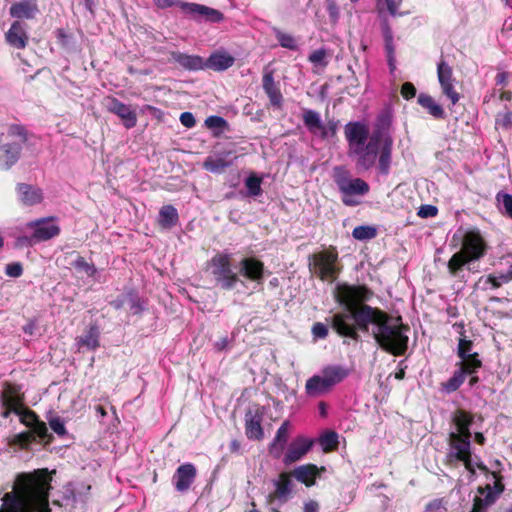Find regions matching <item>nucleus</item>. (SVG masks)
Wrapping results in <instances>:
<instances>
[{"instance_id": "1", "label": "nucleus", "mask_w": 512, "mask_h": 512, "mask_svg": "<svg viewBox=\"0 0 512 512\" xmlns=\"http://www.w3.org/2000/svg\"><path fill=\"white\" fill-rule=\"evenodd\" d=\"M335 296L339 303L346 307V311L337 313L332 317V327L344 337L357 340V328L371 331L379 346L394 355H402L408 344L405 332L408 327L401 323L400 318H391L378 308L364 304L372 292L365 286L338 284Z\"/></svg>"}, {"instance_id": "2", "label": "nucleus", "mask_w": 512, "mask_h": 512, "mask_svg": "<svg viewBox=\"0 0 512 512\" xmlns=\"http://www.w3.org/2000/svg\"><path fill=\"white\" fill-rule=\"evenodd\" d=\"M50 481L46 469L17 475L12 491L1 499L0 512H50Z\"/></svg>"}, {"instance_id": "3", "label": "nucleus", "mask_w": 512, "mask_h": 512, "mask_svg": "<svg viewBox=\"0 0 512 512\" xmlns=\"http://www.w3.org/2000/svg\"><path fill=\"white\" fill-rule=\"evenodd\" d=\"M344 132L349 155L357 158V166L365 170L370 169L376 162L382 132L377 131L369 136L368 127L361 122H349Z\"/></svg>"}, {"instance_id": "4", "label": "nucleus", "mask_w": 512, "mask_h": 512, "mask_svg": "<svg viewBox=\"0 0 512 512\" xmlns=\"http://www.w3.org/2000/svg\"><path fill=\"white\" fill-rule=\"evenodd\" d=\"M486 244L483 237L477 231H469L464 235L462 248L448 261V270L455 276L464 265L479 260L484 256Z\"/></svg>"}, {"instance_id": "5", "label": "nucleus", "mask_w": 512, "mask_h": 512, "mask_svg": "<svg viewBox=\"0 0 512 512\" xmlns=\"http://www.w3.org/2000/svg\"><path fill=\"white\" fill-rule=\"evenodd\" d=\"M333 177L341 193V200L346 206L359 205L361 198L370 190L366 181L361 178H352L344 167H335Z\"/></svg>"}, {"instance_id": "6", "label": "nucleus", "mask_w": 512, "mask_h": 512, "mask_svg": "<svg viewBox=\"0 0 512 512\" xmlns=\"http://www.w3.org/2000/svg\"><path fill=\"white\" fill-rule=\"evenodd\" d=\"M449 447L448 459L450 462H462L465 468L472 474L475 473L476 468L485 469V466L474 461L472 458L471 436L459 433H449Z\"/></svg>"}, {"instance_id": "7", "label": "nucleus", "mask_w": 512, "mask_h": 512, "mask_svg": "<svg viewBox=\"0 0 512 512\" xmlns=\"http://www.w3.org/2000/svg\"><path fill=\"white\" fill-rule=\"evenodd\" d=\"M338 253L328 249L314 254L310 258V270L323 281L333 282L339 273Z\"/></svg>"}, {"instance_id": "8", "label": "nucleus", "mask_w": 512, "mask_h": 512, "mask_svg": "<svg viewBox=\"0 0 512 512\" xmlns=\"http://www.w3.org/2000/svg\"><path fill=\"white\" fill-rule=\"evenodd\" d=\"M211 274L216 283L225 290H231L239 281L238 275L233 271L229 254H217L209 263Z\"/></svg>"}, {"instance_id": "9", "label": "nucleus", "mask_w": 512, "mask_h": 512, "mask_svg": "<svg viewBox=\"0 0 512 512\" xmlns=\"http://www.w3.org/2000/svg\"><path fill=\"white\" fill-rule=\"evenodd\" d=\"M275 490L267 496L271 512H279L278 507L285 503L292 492V479L288 473H281L273 482Z\"/></svg>"}, {"instance_id": "10", "label": "nucleus", "mask_w": 512, "mask_h": 512, "mask_svg": "<svg viewBox=\"0 0 512 512\" xmlns=\"http://www.w3.org/2000/svg\"><path fill=\"white\" fill-rule=\"evenodd\" d=\"M24 229L33 232L34 240H36L37 243L47 241L60 233V227L56 224L55 218L53 217L28 222L25 224Z\"/></svg>"}, {"instance_id": "11", "label": "nucleus", "mask_w": 512, "mask_h": 512, "mask_svg": "<svg viewBox=\"0 0 512 512\" xmlns=\"http://www.w3.org/2000/svg\"><path fill=\"white\" fill-rule=\"evenodd\" d=\"M437 76L443 95L455 105L459 101L460 95L454 88L455 79L452 68L446 62L441 61L437 66Z\"/></svg>"}, {"instance_id": "12", "label": "nucleus", "mask_w": 512, "mask_h": 512, "mask_svg": "<svg viewBox=\"0 0 512 512\" xmlns=\"http://www.w3.org/2000/svg\"><path fill=\"white\" fill-rule=\"evenodd\" d=\"M314 441L305 436L296 437L287 447L286 453L283 457V462L286 465L302 459L313 447Z\"/></svg>"}, {"instance_id": "13", "label": "nucleus", "mask_w": 512, "mask_h": 512, "mask_svg": "<svg viewBox=\"0 0 512 512\" xmlns=\"http://www.w3.org/2000/svg\"><path fill=\"white\" fill-rule=\"evenodd\" d=\"M105 106L109 112L116 114L123 121L127 129L136 126L137 115L129 105L119 101L117 98L108 97Z\"/></svg>"}, {"instance_id": "14", "label": "nucleus", "mask_w": 512, "mask_h": 512, "mask_svg": "<svg viewBox=\"0 0 512 512\" xmlns=\"http://www.w3.org/2000/svg\"><path fill=\"white\" fill-rule=\"evenodd\" d=\"M4 406L6 407V412L4 413L5 417H7L9 413H15L21 417V421L24 424L31 428L39 421L34 412L24 409L18 396L9 395L8 392L5 393Z\"/></svg>"}, {"instance_id": "15", "label": "nucleus", "mask_w": 512, "mask_h": 512, "mask_svg": "<svg viewBox=\"0 0 512 512\" xmlns=\"http://www.w3.org/2000/svg\"><path fill=\"white\" fill-rule=\"evenodd\" d=\"M5 40L15 49H24L29 41L27 25L20 21L13 22L5 33Z\"/></svg>"}, {"instance_id": "16", "label": "nucleus", "mask_w": 512, "mask_h": 512, "mask_svg": "<svg viewBox=\"0 0 512 512\" xmlns=\"http://www.w3.org/2000/svg\"><path fill=\"white\" fill-rule=\"evenodd\" d=\"M195 477L196 468L193 464L186 463L180 465L173 476L176 490L179 492L187 491L194 482Z\"/></svg>"}, {"instance_id": "17", "label": "nucleus", "mask_w": 512, "mask_h": 512, "mask_svg": "<svg viewBox=\"0 0 512 512\" xmlns=\"http://www.w3.org/2000/svg\"><path fill=\"white\" fill-rule=\"evenodd\" d=\"M240 274L251 281L260 283L263 279L264 265L256 258H244L240 262Z\"/></svg>"}, {"instance_id": "18", "label": "nucleus", "mask_w": 512, "mask_h": 512, "mask_svg": "<svg viewBox=\"0 0 512 512\" xmlns=\"http://www.w3.org/2000/svg\"><path fill=\"white\" fill-rule=\"evenodd\" d=\"M170 59L186 70L197 71L205 69V60L198 55L173 51L170 53Z\"/></svg>"}, {"instance_id": "19", "label": "nucleus", "mask_w": 512, "mask_h": 512, "mask_svg": "<svg viewBox=\"0 0 512 512\" xmlns=\"http://www.w3.org/2000/svg\"><path fill=\"white\" fill-rule=\"evenodd\" d=\"M16 189L19 200L26 206L39 204L43 200V192L38 187L21 183L17 185Z\"/></svg>"}, {"instance_id": "20", "label": "nucleus", "mask_w": 512, "mask_h": 512, "mask_svg": "<svg viewBox=\"0 0 512 512\" xmlns=\"http://www.w3.org/2000/svg\"><path fill=\"white\" fill-rule=\"evenodd\" d=\"M235 62L232 55L225 51H216L205 60V69L224 71L230 68Z\"/></svg>"}, {"instance_id": "21", "label": "nucleus", "mask_w": 512, "mask_h": 512, "mask_svg": "<svg viewBox=\"0 0 512 512\" xmlns=\"http://www.w3.org/2000/svg\"><path fill=\"white\" fill-rule=\"evenodd\" d=\"M21 146L19 143H5L0 146V168L8 170L13 166L20 154Z\"/></svg>"}, {"instance_id": "22", "label": "nucleus", "mask_w": 512, "mask_h": 512, "mask_svg": "<svg viewBox=\"0 0 512 512\" xmlns=\"http://www.w3.org/2000/svg\"><path fill=\"white\" fill-rule=\"evenodd\" d=\"M393 141L389 136L383 135L381 138V144L378 150V168L380 173L387 175L391 165V154H392Z\"/></svg>"}, {"instance_id": "23", "label": "nucleus", "mask_w": 512, "mask_h": 512, "mask_svg": "<svg viewBox=\"0 0 512 512\" xmlns=\"http://www.w3.org/2000/svg\"><path fill=\"white\" fill-rule=\"evenodd\" d=\"M262 414L249 411L245 417V432L249 439L260 440L264 436L261 426Z\"/></svg>"}, {"instance_id": "24", "label": "nucleus", "mask_w": 512, "mask_h": 512, "mask_svg": "<svg viewBox=\"0 0 512 512\" xmlns=\"http://www.w3.org/2000/svg\"><path fill=\"white\" fill-rule=\"evenodd\" d=\"M290 423L289 421H284L281 426L278 428L276 435L273 439V442L270 446V453L275 457L279 458L283 450L286 446L288 437H289Z\"/></svg>"}, {"instance_id": "25", "label": "nucleus", "mask_w": 512, "mask_h": 512, "mask_svg": "<svg viewBox=\"0 0 512 512\" xmlns=\"http://www.w3.org/2000/svg\"><path fill=\"white\" fill-rule=\"evenodd\" d=\"M37 4L35 0H22L14 3L10 7V15L14 18H33L37 12Z\"/></svg>"}, {"instance_id": "26", "label": "nucleus", "mask_w": 512, "mask_h": 512, "mask_svg": "<svg viewBox=\"0 0 512 512\" xmlns=\"http://www.w3.org/2000/svg\"><path fill=\"white\" fill-rule=\"evenodd\" d=\"M100 331L96 325H91L87 331L76 338V345L78 346V350L82 348H86L88 350H95L99 347Z\"/></svg>"}, {"instance_id": "27", "label": "nucleus", "mask_w": 512, "mask_h": 512, "mask_svg": "<svg viewBox=\"0 0 512 512\" xmlns=\"http://www.w3.org/2000/svg\"><path fill=\"white\" fill-rule=\"evenodd\" d=\"M263 89L267 94L270 103L273 106L280 107L282 104V94L274 82V77L272 72H266L263 76Z\"/></svg>"}, {"instance_id": "28", "label": "nucleus", "mask_w": 512, "mask_h": 512, "mask_svg": "<svg viewBox=\"0 0 512 512\" xmlns=\"http://www.w3.org/2000/svg\"><path fill=\"white\" fill-rule=\"evenodd\" d=\"M228 155L229 153L208 156L203 163L204 169L216 174L222 173L232 165V161L227 159Z\"/></svg>"}, {"instance_id": "29", "label": "nucleus", "mask_w": 512, "mask_h": 512, "mask_svg": "<svg viewBox=\"0 0 512 512\" xmlns=\"http://www.w3.org/2000/svg\"><path fill=\"white\" fill-rule=\"evenodd\" d=\"M473 421L471 414L464 410H457L453 413L452 422L455 426V430L450 433H459L471 436L470 425Z\"/></svg>"}, {"instance_id": "30", "label": "nucleus", "mask_w": 512, "mask_h": 512, "mask_svg": "<svg viewBox=\"0 0 512 512\" xmlns=\"http://www.w3.org/2000/svg\"><path fill=\"white\" fill-rule=\"evenodd\" d=\"M305 389L306 393L309 396L316 397L324 393H327L328 391L331 390V387L327 383L323 375L320 374L314 375L313 377L309 378L306 382Z\"/></svg>"}, {"instance_id": "31", "label": "nucleus", "mask_w": 512, "mask_h": 512, "mask_svg": "<svg viewBox=\"0 0 512 512\" xmlns=\"http://www.w3.org/2000/svg\"><path fill=\"white\" fill-rule=\"evenodd\" d=\"M321 374L332 388L336 384L343 381L348 376L349 371L347 368L340 365H330L323 368Z\"/></svg>"}, {"instance_id": "32", "label": "nucleus", "mask_w": 512, "mask_h": 512, "mask_svg": "<svg viewBox=\"0 0 512 512\" xmlns=\"http://www.w3.org/2000/svg\"><path fill=\"white\" fill-rule=\"evenodd\" d=\"M418 103L425 108L428 113L436 119H443L445 112L443 108L427 94H420L418 96Z\"/></svg>"}, {"instance_id": "33", "label": "nucleus", "mask_w": 512, "mask_h": 512, "mask_svg": "<svg viewBox=\"0 0 512 512\" xmlns=\"http://www.w3.org/2000/svg\"><path fill=\"white\" fill-rule=\"evenodd\" d=\"M466 377L464 370L457 368L447 381L441 383V391L446 394L455 392L464 383Z\"/></svg>"}, {"instance_id": "34", "label": "nucleus", "mask_w": 512, "mask_h": 512, "mask_svg": "<svg viewBox=\"0 0 512 512\" xmlns=\"http://www.w3.org/2000/svg\"><path fill=\"white\" fill-rule=\"evenodd\" d=\"M317 468L314 465L299 466L294 470V477L306 486H312L315 482Z\"/></svg>"}, {"instance_id": "35", "label": "nucleus", "mask_w": 512, "mask_h": 512, "mask_svg": "<svg viewBox=\"0 0 512 512\" xmlns=\"http://www.w3.org/2000/svg\"><path fill=\"white\" fill-rule=\"evenodd\" d=\"M303 121L310 132L317 133L318 131H322V133L325 134L320 115L316 111H305L303 115Z\"/></svg>"}, {"instance_id": "36", "label": "nucleus", "mask_w": 512, "mask_h": 512, "mask_svg": "<svg viewBox=\"0 0 512 512\" xmlns=\"http://www.w3.org/2000/svg\"><path fill=\"white\" fill-rule=\"evenodd\" d=\"M178 220V213L176 208L172 205L163 206L159 212V223L165 227L169 228L176 224Z\"/></svg>"}, {"instance_id": "37", "label": "nucleus", "mask_w": 512, "mask_h": 512, "mask_svg": "<svg viewBox=\"0 0 512 512\" xmlns=\"http://www.w3.org/2000/svg\"><path fill=\"white\" fill-rule=\"evenodd\" d=\"M456 366L459 369H463L466 375H472L482 366V362L478 358V354L474 353L467 358L461 359Z\"/></svg>"}, {"instance_id": "38", "label": "nucleus", "mask_w": 512, "mask_h": 512, "mask_svg": "<svg viewBox=\"0 0 512 512\" xmlns=\"http://www.w3.org/2000/svg\"><path fill=\"white\" fill-rule=\"evenodd\" d=\"M376 235V228L368 225L357 226L352 231V236L360 241L373 239Z\"/></svg>"}, {"instance_id": "39", "label": "nucleus", "mask_w": 512, "mask_h": 512, "mask_svg": "<svg viewBox=\"0 0 512 512\" xmlns=\"http://www.w3.org/2000/svg\"><path fill=\"white\" fill-rule=\"evenodd\" d=\"M328 54L327 51L323 48L317 49L313 51L308 60L315 66L325 68L328 65Z\"/></svg>"}, {"instance_id": "40", "label": "nucleus", "mask_w": 512, "mask_h": 512, "mask_svg": "<svg viewBox=\"0 0 512 512\" xmlns=\"http://www.w3.org/2000/svg\"><path fill=\"white\" fill-rule=\"evenodd\" d=\"M511 282V277L508 276L507 272H500L497 274H490L485 279V283L489 284L491 288L496 289L501 285Z\"/></svg>"}, {"instance_id": "41", "label": "nucleus", "mask_w": 512, "mask_h": 512, "mask_svg": "<svg viewBox=\"0 0 512 512\" xmlns=\"http://www.w3.org/2000/svg\"><path fill=\"white\" fill-rule=\"evenodd\" d=\"M274 32L276 39L282 47L290 50H295L297 48L296 40L292 35L282 32L279 29H275Z\"/></svg>"}, {"instance_id": "42", "label": "nucleus", "mask_w": 512, "mask_h": 512, "mask_svg": "<svg viewBox=\"0 0 512 512\" xmlns=\"http://www.w3.org/2000/svg\"><path fill=\"white\" fill-rule=\"evenodd\" d=\"M6 138L13 139L11 143H19L21 146V144L26 141L25 130L20 125H11L7 129Z\"/></svg>"}, {"instance_id": "43", "label": "nucleus", "mask_w": 512, "mask_h": 512, "mask_svg": "<svg viewBox=\"0 0 512 512\" xmlns=\"http://www.w3.org/2000/svg\"><path fill=\"white\" fill-rule=\"evenodd\" d=\"M319 443L324 451H330L337 446L338 435L333 431L326 432L320 437Z\"/></svg>"}, {"instance_id": "44", "label": "nucleus", "mask_w": 512, "mask_h": 512, "mask_svg": "<svg viewBox=\"0 0 512 512\" xmlns=\"http://www.w3.org/2000/svg\"><path fill=\"white\" fill-rule=\"evenodd\" d=\"M261 182V178L256 175H251L246 179L245 186L247 187L248 194L250 196H259L261 194Z\"/></svg>"}, {"instance_id": "45", "label": "nucleus", "mask_w": 512, "mask_h": 512, "mask_svg": "<svg viewBox=\"0 0 512 512\" xmlns=\"http://www.w3.org/2000/svg\"><path fill=\"white\" fill-rule=\"evenodd\" d=\"M496 198L501 211L512 218V195L507 193H498Z\"/></svg>"}, {"instance_id": "46", "label": "nucleus", "mask_w": 512, "mask_h": 512, "mask_svg": "<svg viewBox=\"0 0 512 512\" xmlns=\"http://www.w3.org/2000/svg\"><path fill=\"white\" fill-rule=\"evenodd\" d=\"M73 266L81 272H84L87 276L92 277L96 273V268L93 264L88 263L83 257H78L74 262Z\"/></svg>"}, {"instance_id": "47", "label": "nucleus", "mask_w": 512, "mask_h": 512, "mask_svg": "<svg viewBox=\"0 0 512 512\" xmlns=\"http://www.w3.org/2000/svg\"><path fill=\"white\" fill-rule=\"evenodd\" d=\"M475 352H472V341L461 338L458 343L457 348V354L458 357L461 359L467 358L470 355L474 354Z\"/></svg>"}, {"instance_id": "48", "label": "nucleus", "mask_w": 512, "mask_h": 512, "mask_svg": "<svg viewBox=\"0 0 512 512\" xmlns=\"http://www.w3.org/2000/svg\"><path fill=\"white\" fill-rule=\"evenodd\" d=\"M385 46L387 50L388 64L390 66L391 71L395 69L394 65V47H393V39L391 32L387 30L385 32Z\"/></svg>"}, {"instance_id": "49", "label": "nucleus", "mask_w": 512, "mask_h": 512, "mask_svg": "<svg viewBox=\"0 0 512 512\" xmlns=\"http://www.w3.org/2000/svg\"><path fill=\"white\" fill-rule=\"evenodd\" d=\"M495 125L497 129H508L512 125V114L509 111L498 113Z\"/></svg>"}, {"instance_id": "50", "label": "nucleus", "mask_w": 512, "mask_h": 512, "mask_svg": "<svg viewBox=\"0 0 512 512\" xmlns=\"http://www.w3.org/2000/svg\"><path fill=\"white\" fill-rule=\"evenodd\" d=\"M127 303L129 305V309L133 314H139L143 310V306L140 302L139 297L133 293H126Z\"/></svg>"}, {"instance_id": "51", "label": "nucleus", "mask_w": 512, "mask_h": 512, "mask_svg": "<svg viewBox=\"0 0 512 512\" xmlns=\"http://www.w3.org/2000/svg\"><path fill=\"white\" fill-rule=\"evenodd\" d=\"M206 19L211 22H220L223 19V15L220 11L207 7V10H200L198 19Z\"/></svg>"}, {"instance_id": "52", "label": "nucleus", "mask_w": 512, "mask_h": 512, "mask_svg": "<svg viewBox=\"0 0 512 512\" xmlns=\"http://www.w3.org/2000/svg\"><path fill=\"white\" fill-rule=\"evenodd\" d=\"M495 500V496L492 494L491 491L487 493L485 496V499L477 498L475 500L474 508L472 512H485V509L488 505L493 503Z\"/></svg>"}, {"instance_id": "53", "label": "nucleus", "mask_w": 512, "mask_h": 512, "mask_svg": "<svg viewBox=\"0 0 512 512\" xmlns=\"http://www.w3.org/2000/svg\"><path fill=\"white\" fill-rule=\"evenodd\" d=\"M50 428L58 435L62 436L66 433V428L63 420L58 416H53L48 419Z\"/></svg>"}, {"instance_id": "54", "label": "nucleus", "mask_w": 512, "mask_h": 512, "mask_svg": "<svg viewBox=\"0 0 512 512\" xmlns=\"http://www.w3.org/2000/svg\"><path fill=\"white\" fill-rule=\"evenodd\" d=\"M5 273L12 278H18L23 274V267L20 262L9 263L5 267Z\"/></svg>"}, {"instance_id": "55", "label": "nucleus", "mask_w": 512, "mask_h": 512, "mask_svg": "<svg viewBox=\"0 0 512 512\" xmlns=\"http://www.w3.org/2000/svg\"><path fill=\"white\" fill-rule=\"evenodd\" d=\"M181 8L184 12L194 15L197 18L200 10H207V6L196 3H181Z\"/></svg>"}, {"instance_id": "56", "label": "nucleus", "mask_w": 512, "mask_h": 512, "mask_svg": "<svg viewBox=\"0 0 512 512\" xmlns=\"http://www.w3.org/2000/svg\"><path fill=\"white\" fill-rule=\"evenodd\" d=\"M312 333L316 338L323 339L328 335V328L323 323L317 322L312 327Z\"/></svg>"}, {"instance_id": "57", "label": "nucleus", "mask_w": 512, "mask_h": 512, "mask_svg": "<svg viewBox=\"0 0 512 512\" xmlns=\"http://www.w3.org/2000/svg\"><path fill=\"white\" fill-rule=\"evenodd\" d=\"M225 123V120L219 116H210L205 120V125L208 128H221Z\"/></svg>"}, {"instance_id": "58", "label": "nucleus", "mask_w": 512, "mask_h": 512, "mask_svg": "<svg viewBox=\"0 0 512 512\" xmlns=\"http://www.w3.org/2000/svg\"><path fill=\"white\" fill-rule=\"evenodd\" d=\"M180 122L183 126H185L186 128H192L195 126L196 124V120H195V117L192 113L190 112H183L181 115H180Z\"/></svg>"}, {"instance_id": "59", "label": "nucleus", "mask_w": 512, "mask_h": 512, "mask_svg": "<svg viewBox=\"0 0 512 512\" xmlns=\"http://www.w3.org/2000/svg\"><path fill=\"white\" fill-rule=\"evenodd\" d=\"M401 94L405 99H411L416 95V88L410 82H406L402 85Z\"/></svg>"}, {"instance_id": "60", "label": "nucleus", "mask_w": 512, "mask_h": 512, "mask_svg": "<svg viewBox=\"0 0 512 512\" xmlns=\"http://www.w3.org/2000/svg\"><path fill=\"white\" fill-rule=\"evenodd\" d=\"M33 431L35 434H37L38 437L41 439L46 438L48 435V428L44 422L38 421L33 427Z\"/></svg>"}, {"instance_id": "61", "label": "nucleus", "mask_w": 512, "mask_h": 512, "mask_svg": "<svg viewBox=\"0 0 512 512\" xmlns=\"http://www.w3.org/2000/svg\"><path fill=\"white\" fill-rule=\"evenodd\" d=\"M389 13L392 16L398 15V9L401 5L402 0H384Z\"/></svg>"}, {"instance_id": "62", "label": "nucleus", "mask_w": 512, "mask_h": 512, "mask_svg": "<svg viewBox=\"0 0 512 512\" xmlns=\"http://www.w3.org/2000/svg\"><path fill=\"white\" fill-rule=\"evenodd\" d=\"M418 214L422 217H434L437 214V208L432 205L422 206Z\"/></svg>"}, {"instance_id": "63", "label": "nucleus", "mask_w": 512, "mask_h": 512, "mask_svg": "<svg viewBox=\"0 0 512 512\" xmlns=\"http://www.w3.org/2000/svg\"><path fill=\"white\" fill-rule=\"evenodd\" d=\"M17 243L20 246H32V245L36 244L37 241L34 240V234L32 232L31 235H24V236L18 237Z\"/></svg>"}, {"instance_id": "64", "label": "nucleus", "mask_w": 512, "mask_h": 512, "mask_svg": "<svg viewBox=\"0 0 512 512\" xmlns=\"http://www.w3.org/2000/svg\"><path fill=\"white\" fill-rule=\"evenodd\" d=\"M443 505L441 500H434L427 504L426 512H442Z\"/></svg>"}]
</instances>
